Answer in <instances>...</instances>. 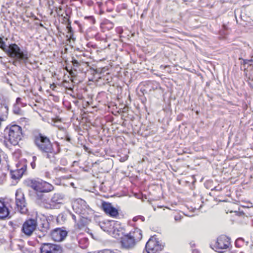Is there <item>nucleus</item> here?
Masks as SVG:
<instances>
[{
	"mask_svg": "<svg viewBox=\"0 0 253 253\" xmlns=\"http://www.w3.org/2000/svg\"><path fill=\"white\" fill-rule=\"evenodd\" d=\"M7 55L14 59L13 64L17 66L21 64H26L28 63L29 54L27 51L21 50L15 43L10 44L6 48Z\"/></svg>",
	"mask_w": 253,
	"mask_h": 253,
	"instance_id": "1",
	"label": "nucleus"
},
{
	"mask_svg": "<svg viewBox=\"0 0 253 253\" xmlns=\"http://www.w3.org/2000/svg\"><path fill=\"white\" fill-rule=\"evenodd\" d=\"M72 208L75 212L79 215V219L82 221L83 219H87L88 215L92 214L93 211L87 205L86 202L82 199H78L72 204Z\"/></svg>",
	"mask_w": 253,
	"mask_h": 253,
	"instance_id": "2",
	"label": "nucleus"
},
{
	"mask_svg": "<svg viewBox=\"0 0 253 253\" xmlns=\"http://www.w3.org/2000/svg\"><path fill=\"white\" fill-rule=\"evenodd\" d=\"M26 182L27 186L36 192H49L54 189L52 185L41 179H29Z\"/></svg>",
	"mask_w": 253,
	"mask_h": 253,
	"instance_id": "3",
	"label": "nucleus"
},
{
	"mask_svg": "<svg viewBox=\"0 0 253 253\" xmlns=\"http://www.w3.org/2000/svg\"><path fill=\"white\" fill-rule=\"evenodd\" d=\"M34 141L36 146L42 152H51L53 145L49 138L41 133L34 135Z\"/></svg>",
	"mask_w": 253,
	"mask_h": 253,
	"instance_id": "4",
	"label": "nucleus"
},
{
	"mask_svg": "<svg viewBox=\"0 0 253 253\" xmlns=\"http://www.w3.org/2000/svg\"><path fill=\"white\" fill-rule=\"evenodd\" d=\"M5 132L8 133V141L14 146L18 144L23 136L21 127L16 125H12L9 128L6 127Z\"/></svg>",
	"mask_w": 253,
	"mask_h": 253,
	"instance_id": "5",
	"label": "nucleus"
},
{
	"mask_svg": "<svg viewBox=\"0 0 253 253\" xmlns=\"http://www.w3.org/2000/svg\"><path fill=\"white\" fill-rule=\"evenodd\" d=\"M145 248L148 253H160L163 249L164 245L156 238L152 237L147 242Z\"/></svg>",
	"mask_w": 253,
	"mask_h": 253,
	"instance_id": "6",
	"label": "nucleus"
},
{
	"mask_svg": "<svg viewBox=\"0 0 253 253\" xmlns=\"http://www.w3.org/2000/svg\"><path fill=\"white\" fill-rule=\"evenodd\" d=\"M16 205L18 210L21 213H26L28 211L24 195L21 190H17L15 193Z\"/></svg>",
	"mask_w": 253,
	"mask_h": 253,
	"instance_id": "7",
	"label": "nucleus"
},
{
	"mask_svg": "<svg viewBox=\"0 0 253 253\" xmlns=\"http://www.w3.org/2000/svg\"><path fill=\"white\" fill-rule=\"evenodd\" d=\"M230 245V238L222 235L217 238L214 247L216 252L223 253L222 250L228 249Z\"/></svg>",
	"mask_w": 253,
	"mask_h": 253,
	"instance_id": "8",
	"label": "nucleus"
},
{
	"mask_svg": "<svg viewBox=\"0 0 253 253\" xmlns=\"http://www.w3.org/2000/svg\"><path fill=\"white\" fill-rule=\"evenodd\" d=\"M37 226V221L34 219L26 220L23 223L22 231L26 235L30 236L32 235Z\"/></svg>",
	"mask_w": 253,
	"mask_h": 253,
	"instance_id": "9",
	"label": "nucleus"
},
{
	"mask_svg": "<svg viewBox=\"0 0 253 253\" xmlns=\"http://www.w3.org/2000/svg\"><path fill=\"white\" fill-rule=\"evenodd\" d=\"M41 253H62V247L56 244H43L40 248Z\"/></svg>",
	"mask_w": 253,
	"mask_h": 253,
	"instance_id": "10",
	"label": "nucleus"
},
{
	"mask_svg": "<svg viewBox=\"0 0 253 253\" xmlns=\"http://www.w3.org/2000/svg\"><path fill=\"white\" fill-rule=\"evenodd\" d=\"M63 196L58 193L54 194L52 197L50 202L46 204V209H57L59 208L60 205L62 204Z\"/></svg>",
	"mask_w": 253,
	"mask_h": 253,
	"instance_id": "11",
	"label": "nucleus"
},
{
	"mask_svg": "<svg viewBox=\"0 0 253 253\" xmlns=\"http://www.w3.org/2000/svg\"><path fill=\"white\" fill-rule=\"evenodd\" d=\"M101 208L105 213L112 217H117L119 215L117 209L114 208L111 203L103 202Z\"/></svg>",
	"mask_w": 253,
	"mask_h": 253,
	"instance_id": "12",
	"label": "nucleus"
},
{
	"mask_svg": "<svg viewBox=\"0 0 253 253\" xmlns=\"http://www.w3.org/2000/svg\"><path fill=\"white\" fill-rule=\"evenodd\" d=\"M68 232L66 230L60 228H57L51 232V238L56 242L63 241L67 236Z\"/></svg>",
	"mask_w": 253,
	"mask_h": 253,
	"instance_id": "13",
	"label": "nucleus"
},
{
	"mask_svg": "<svg viewBox=\"0 0 253 253\" xmlns=\"http://www.w3.org/2000/svg\"><path fill=\"white\" fill-rule=\"evenodd\" d=\"M27 169V166L25 164H20L17 166V169L11 171L12 178L18 179L20 178Z\"/></svg>",
	"mask_w": 253,
	"mask_h": 253,
	"instance_id": "14",
	"label": "nucleus"
},
{
	"mask_svg": "<svg viewBox=\"0 0 253 253\" xmlns=\"http://www.w3.org/2000/svg\"><path fill=\"white\" fill-rule=\"evenodd\" d=\"M83 233L80 232L79 230L75 229L69 232V238L71 241V248H74L78 246L79 238L83 236Z\"/></svg>",
	"mask_w": 253,
	"mask_h": 253,
	"instance_id": "15",
	"label": "nucleus"
},
{
	"mask_svg": "<svg viewBox=\"0 0 253 253\" xmlns=\"http://www.w3.org/2000/svg\"><path fill=\"white\" fill-rule=\"evenodd\" d=\"M121 243L122 246L124 248L127 249L132 248L135 244L134 241H133L128 234L125 235L121 238Z\"/></svg>",
	"mask_w": 253,
	"mask_h": 253,
	"instance_id": "16",
	"label": "nucleus"
},
{
	"mask_svg": "<svg viewBox=\"0 0 253 253\" xmlns=\"http://www.w3.org/2000/svg\"><path fill=\"white\" fill-rule=\"evenodd\" d=\"M44 193V192H36V194L35 195V199L37 204H38L41 206L45 208V206L46 204L47 203L45 202L46 196L43 194Z\"/></svg>",
	"mask_w": 253,
	"mask_h": 253,
	"instance_id": "17",
	"label": "nucleus"
},
{
	"mask_svg": "<svg viewBox=\"0 0 253 253\" xmlns=\"http://www.w3.org/2000/svg\"><path fill=\"white\" fill-rule=\"evenodd\" d=\"M128 235L133 239L135 243L140 241L142 237L141 230L137 228H134L133 231H130Z\"/></svg>",
	"mask_w": 253,
	"mask_h": 253,
	"instance_id": "18",
	"label": "nucleus"
},
{
	"mask_svg": "<svg viewBox=\"0 0 253 253\" xmlns=\"http://www.w3.org/2000/svg\"><path fill=\"white\" fill-rule=\"evenodd\" d=\"M9 211L3 202L0 201V219L6 218L9 215Z\"/></svg>",
	"mask_w": 253,
	"mask_h": 253,
	"instance_id": "19",
	"label": "nucleus"
},
{
	"mask_svg": "<svg viewBox=\"0 0 253 253\" xmlns=\"http://www.w3.org/2000/svg\"><path fill=\"white\" fill-rule=\"evenodd\" d=\"M51 152H42L44 154L45 157L49 160V161L51 162H55V155L58 153V151H56L53 147H52V150H50Z\"/></svg>",
	"mask_w": 253,
	"mask_h": 253,
	"instance_id": "20",
	"label": "nucleus"
},
{
	"mask_svg": "<svg viewBox=\"0 0 253 253\" xmlns=\"http://www.w3.org/2000/svg\"><path fill=\"white\" fill-rule=\"evenodd\" d=\"M88 245V240L86 237L81 236L78 241V246L82 249H86Z\"/></svg>",
	"mask_w": 253,
	"mask_h": 253,
	"instance_id": "21",
	"label": "nucleus"
},
{
	"mask_svg": "<svg viewBox=\"0 0 253 253\" xmlns=\"http://www.w3.org/2000/svg\"><path fill=\"white\" fill-rule=\"evenodd\" d=\"M244 239L242 238H238L235 242V246L237 247V248H240L244 244Z\"/></svg>",
	"mask_w": 253,
	"mask_h": 253,
	"instance_id": "22",
	"label": "nucleus"
},
{
	"mask_svg": "<svg viewBox=\"0 0 253 253\" xmlns=\"http://www.w3.org/2000/svg\"><path fill=\"white\" fill-rule=\"evenodd\" d=\"M8 47V46H7L5 43V42L3 41L2 39L0 37V48L2 49L5 52H6L7 49L6 48Z\"/></svg>",
	"mask_w": 253,
	"mask_h": 253,
	"instance_id": "23",
	"label": "nucleus"
},
{
	"mask_svg": "<svg viewBox=\"0 0 253 253\" xmlns=\"http://www.w3.org/2000/svg\"><path fill=\"white\" fill-rule=\"evenodd\" d=\"M42 225L43 228L42 229V231L44 233H47V230L49 229L48 222L47 221H45L44 223H42Z\"/></svg>",
	"mask_w": 253,
	"mask_h": 253,
	"instance_id": "24",
	"label": "nucleus"
},
{
	"mask_svg": "<svg viewBox=\"0 0 253 253\" xmlns=\"http://www.w3.org/2000/svg\"><path fill=\"white\" fill-rule=\"evenodd\" d=\"M21 110L20 108L17 105V104H14L13 106V112L15 114H19L20 113Z\"/></svg>",
	"mask_w": 253,
	"mask_h": 253,
	"instance_id": "25",
	"label": "nucleus"
},
{
	"mask_svg": "<svg viewBox=\"0 0 253 253\" xmlns=\"http://www.w3.org/2000/svg\"><path fill=\"white\" fill-rule=\"evenodd\" d=\"M138 219H140L142 221H144L145 220V217L142 215H138L133 218V221L134 222L137 221Z\"/></svg>",
	"mask_w": 253,
	"mask_h": 253,
	"instance_id": "26",
	"label": "nucleus"
},
{
	"mask_svg": "<svg viewBox=\"0 0 253 253\" xmlns=\"http://www.w3.org/2000/svg\"><path fill=\"white\" fill-rule=\"evenodd\" d=\"M67 20V23H66V28L68 29L69 32H71L72 31V28L71 26V21H70L69 18H66Z\"/></svg>",
	"mask_w": 253,
	"mask_h": 253,
	"instance_id": "27",
	"label": "nucleus"
},
{
	"mask_svg": "<svg viewBox=\"0 0 253 253\" xmlns=\"http://www.w3.org/2000/svg\"><path fill=\"white\" fill-rule=\"evenodd\" d=\"M0 110L4 111L5 113H8V107L6 105L1 106L0 107Z\"/></svg>",
	"mask_w": 253,
	"mask_h": 253,
	"instance_id": "28",
	"label": "nucleus"
},
{
	"mask_svg": "<svg viewBox=\"0 0 253 253\" xmlns=\"http://www.w3.org/2000/svg\"><path fill=\"white\" fill-rule=\"evenodd\" d=\"M72 64L74 66L76 67H78L80 66V64H79V62L78 61V60H75V59H73L72 60Z\"/></svg>",
	"mask_w": 253,
	"mask_h": 253,
	"instance_id": "29",
	"label": "nucleus"
},
{
	"mask_svg": "<svg viewBox=\"0 0 253 253\" xmlns=\"http://www.w3.org/2000/svg\"><path fill=\"white\" fill-rule=\"evenodd\" d=\"M243 64H249L250 63H252L253 62V60L252 59L248 60V59H243Z\"/></svg>",
	"mask_w": 253,
	"mask_h": 253,
	"instance_id": "30",
	"label": "nucleus"
},
{
	"mask_svg": "<svg viewBox=\"0 0 253 253\" xmlns=\"http://www.w3.org/2000/svg\"><path fill=\"white\" fill-rule=\"evenodd\" d=\"M98 253H114L110 250H104L103 251L99 252Z\"/></svg>",
	"mask_w": 253,
	"mask_h": 253,
	"instance_id": "31",
	"label": "nucleus"
},
{
	"mask_svg": "<svg viewBox=\"0 0 253 253\" xmlns=\"http://www.w3.org/2000/svg\"><path fill=\"white\" fill-rule=\"evenodd\" d=\"M21 98H20V97L17 98V99L16 100V103L15 104H17V105H18V104H20L21 103Z\"/></svg>",
	"mask_w": 253,
	"mask_h": 253,
	"instance_id": "32",
	"label": "nucleus"
},
{
	"mask_svg": "<svg viewBox=\"0 0 253 253\" xmlns=\"http://www.w3.org/2000/svg\"><path fill=\"white\" fill-rule=\"evenodd\" d=\"M72 219L75 221V222H77V219L76 215L73 213H71Z\"/></svg>",
	"mask_w": 253,
	"mask_h": 253,
	"instance_id": "33",
	"label": "nucleus"
},
{
	"mask_svg": "<svg viewBox=\"0 0 253 253\" xmlns=\"http://www.w3.org/2000/svg\"><path fill=\"white\" fill-rule=\"evenodd\" d=\"M65 139L67 141L70 142L71 141V138L68 134H66Z\"/></svg>",
	"mask_w": 253,
	"mask_h": 253,
	"instance_id": "34",
	"label": "nucleus"
},
{
	"mask_svg": "<svg viewBox=\"0 0 253 253\" xmlns=\"http://www.w3.org/2000/svg\"><path fill=\"white\" fill-rule=\"evenodd\" d=\"M180 219H181V217L179 215H176L174 217V219L175 221H179L180 220Z\"/></svg>",
	"mask_w": 253,
	"mask_h": 253,
	"instance_id": "35",
	"label": "nucleus"
},
{
	"mask_svg": "<svg viewBox=\"0 0 253 253\" xmlns=\"http://www.w3.org/2000/svg\"><path fill=\"white\" fill-rule=\"evenodd\" d=\"M31 166L32 168V169H34L36 167V163L35 162H32L31 163Z\"/></svg>",
	"mask_w": 253,
	"mask_h": 253,
	"instance_id": "36",
	"label": "nucleus"
},
{
	"mask_svg": "<svg viewBox=\"0 0 253 253\" xmlns=\"http://www.w3.org/2000/svg\"><path fill=\"white\" fill-rule=\"evenodd\" d=\"M104 223H101V224H100V227H101V228L102 229H103L104 231H106V229H105V228H104V226L103 225H104Z\"/></svg>",
	"mask_w": 253,
	"mask_h": 253,
	"instance_id": "37",
	"label": "nucleus"
},
{
	"mask_svg": "<svg viewBox=\"0 0 253 253\" xmlns=\"http://www.w3.org/2000/svg\"><path fill=\"white\" fill-rule=\"evenodd\" d=\"M67 14H66V16H64V18H63V20L66 23H67V20L66 19V18H68L67 17Z\"/></svg>",
	"mask_w": 253,
	"mask_h": 253,
	"instance_id": "38",
	"label": "nucleus"
},
{
	"mask_svg": "<svg viewBox=\"0 0 253 253\" xmlns=\"http://www.w3.org/2000/svg\"><path fill=\"white\" fill-rule=\"evenodd\" d=\"M36 159H37V157L36 156L33 157V162H35V161H36Z\"/></svg>",
	"mask_w": 253,
	"mask_h": 253,
	"instance_id": "39",
	"label": "nucleus"
},
{
	"mask_svg": "<svg viewBox=\"0 0 253 253\" xmlns=\"http://www.w3.org/2000/svg\"><path fill=\"white\" fill-rule=\"evenodd\" d=\"M88 18H90V19H92V20H93V21L94 20L93 19V17H88Z\"/></svg>",
	"mask_w": 253,
	"mask_h": 253,
	"instance_id": "40",
	"label": "nucleus"
},
{
	"mask_svg": "<svg viewBox=\"0 0 253 253\" xmlns=\"http://www.w3.org/2000/svg\"><path fill=\"white\" fill-rule=\"evenodd\" d=\"M215 190H219V189L218 188H217V187H215L214 188Z\"/></svg>",
	"mask_w": 253,
	"mask_h": 253,
	"instance_id": "41",
	"label": "nucleus"
},
{
	"mask_svg": "<svg viewBox=\"0 0 253 253\" xmlns=\"http://www.w3.org/2000/svg\"><path fill=\"white\" fill-rule=\"evenodd\" d=\"M60 129H63L64 130H65L63 128V127L59 128Z\"/></svg>",
	"mask_w": 253,
	"mask_h": 253,
	"instance_id": "42",
	"label": "nucleus"
},
{
	"mask_svg": "<svg viewBox=\"0 0 253 253\" xmlns=\"http://www.w3.org/2000/svg\"><path fill=\"white\" fill-rule=\"evenodd\" d=\"M252 80L253 81V79H252Z\"/></svg>",
	"mask_w": 253,
	"mask_h": 253,
	"instance_id": "43",
	"label": "nucleus"
}]
</instances>
